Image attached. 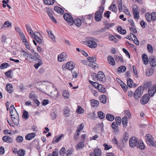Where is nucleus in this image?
I'll return each mask as SVG.
<instances>
[{
	"mask_svg": "<svg viewBox=\"0 0 156 156\" xmlns=\"http://www.w3.org/2000/svg\"><path fill=\"white\" fill-rule=\"evenodd\" d=\"M151 82L150 81H145L143 83V87L142 86H140L138 87L135 91L134 94L133 96L136 100L140 98L142 95L144 89L147 88L151 85Z\"/></svg>",
	"mask_w": 156,
	"mask_h": 156,
	"instance_id": "1",
	"label": "nucleus"
},
{
	"mask_svg": "<svg viewBox=\"0 0 156 156\" xmlns=\"http://www.w3.org/2000/svg\"><path fill=\"white\" fill-rule=\"evenodd\" d=\"M23 55L27 58L28 59H29L30 61L31 59H34L35 60H38V63L35 64L34 65L35 68L36 69H37L40 66L43 64L42 61L41 59H40V57H35L34 55L31 54L30 53L26 52H25L23 54Z\"/></svg>",
	"mask_w": 156,
	"mask_h": 156,
	"instance_id": "2",
	"label": "nucleus"
},
{
	"mask_svg": "<svg viewBox=\"0 0 156 156\" xmlns=\"http://www.w3.org/2000/svg\"><path fill=\"white\" fill-rule=\"evenodd\" d=\"M104 10V7L102 6H100L99 10L95 14L94 19L96 21L98 22L101 20Z\"/></svg>",
	"mask_w": 156,
	"mask_h": 156,
	"instance_id": "3",
	"label": "nucleus"
},
{
	"mask_svg": "<svg viewBox=\"0 0 156 156\" xmlns=\"http://www.w3.org/2000/svg\"><path fill=\"white\" fill-rule=\"evenodd\" d=\"M63 17L65 20L67 22L69 25H72L73 24V19L69 14L68 13H65L63 15Z\"/></svg>",
	"mask_w": 156,
	"mask_h": 156,
	"instance_id": "4",
	"label": "nucleus"
},
{
	"mask_svg": "<svg viewBox=\"0 0 156 156\" xmlns=\"http://www.w3.org/2000/svg\"><path fill=\"white\" fill-rule=\"evenodd\" d=\"M74 67L73 62L70 61L68 62L65 65H62V68L64 70H66L67 69L71 70L73 69Z\"/></svg>",
	"mask_w": 156,
	"mask_h": 156,
	"instance_id": "5",
	"label": "nucleus"
},
{
	"mask_svg": "<svg viewBox=\"0 0 156 156\" xmlns=\"http://www.w3.org/2000/svg\"><path fill=\"white\" fill-rule=\"evenodd\" d=\"M132 9L133 13L134 18L138 19L139 17V11L137 5H134L132 6Z\"/></svg>",
	"mask_w": 156,
	"mask_h": 156,
	"instance_id": "6",
	"label": "nucleus"
},
{
	"mask_svg": "<svg viewBox=\"0 0 156 156\" xmlns=\"http://www.w3.org/2000/svg\"><path fill=\"white\" fill-rule=\"evenodd\" d=\"M94 38H91V40H89L86 41L87 46L90 48H94L97 46V43L94 41Z\"/></svg>",
	"mask_w": 156,
	"mask_h": 156,
	"instance_id": "7",
	"label": "nucleus"
},
{
	"mask_svg": "<svg viewBox=\"0 0 156 156\" xmlns=\"http://www.w3.org/2000/svg\"><path fill=\"white\" fill-rule=\"evenodd\" d=\"M97 77L100 81L102 82H105V81L106 78L104 73L101 71H99L98 72L97 76Z\"/></svg>",
	"mask_w": 156,
	"mask_h": 156,
	"instance_id": "8",
	"label": "nucleus"
},
{
	"mask_svg": "<svg viewBox=\"0 0 156 156\" xmlns=\"http://www.w3.org/2000/svg\"><path fill=\"white\" fill-rule=\"evenodd\" d=\"M150 98L148 96L147 94H145L140 99V103L143 105L146 104L149 100Z\"/></svg>",
	"mask_w": 156,
	"mask_h": 156,
	"instance_id": "9",
	"label": "nucleus"
},
{
	"mask_svg": "<svg viewBox=\"0 0 156 156\" xmlns=\"http://www.w3.org/2000/svg\"><path fill=\"white\" fill-rule=\"evenodd\" d=\"M20 37L21 38V39L22 41L25 45L27 49H29L30 47L28 44V42H27V38L24 34H21V35L20 36Z\"/></svg>",
	"mask_w": 156,
	"mask_h": 156,
	"instance_id": "10",
	"label": "nucleus"
},
{
	"mask_svg": "<svg viewBox=\"0 0 156 156\" xmlns=\"http://www.w3.org/2000/svg\"><path fill=\"white\" fill-rule=\"evenodd\" d=\"M149 62L151 66L154 67L156 66V59H155L154 56H151L149 57Z\"/></svg>",
	"mask_w": 156,
	"mask_h": 156,
	"instance_id": "11",
	"label": "nucleus"
},
{
	"mask_svg": "<svg viewBox=\"0 0 156 156\" xmlns=\"http://www.w3.org/2000/svg\"><path fill=\"white\" fill-rule=\"evenodd\" d=\"M118 125L116 122H113L111 125V127L114 130L113 132L114 133H118L119 132V130L118 128Z\"/></svg>",
	"mask_w": 156,
	"mask_h": 156,
	"instance_id": "12",
	"label": "nucleus"
},
{
	"mask_svg": "<svg viewBox=\"0 0 156 156\" xmlns=\"http://www.w3.org/2000/svg\"><path fill=\"white\" fill-rule=\"evenodd\" d=\"M2 140L4 142L7 143H11L12 142V139L10 136H4L2 138Z\"/></svg>",
	"mask_w": 156,
	"mask_h": 156,
	"instance_id": "13",
	"label": "nucleus"
},
{
	"mask_svg": "<svg viewBox=\"0 0 156 156\" xmlns=\"http://www.w3.org/2000/svg\"><path fill=\"white\" fill-rule=\"evenodd\" d=\"M35 133H32L27 134L25 136V139L27 140H30L34 138L36 136Z\"/></svg>",
	"mask_w": 156,
	"mask_h": 156,
	"instance_id": "14",
	"label": "nucleus"
},
{
	"mask_svg": "<svg viewBox=\"0 0 156 156\" xmlns=\"http://www.w3.org/2000/svg\"><path fill=\"white\" fill-rule=\"evenodd\" d=\"M156 92L155 89H154L151 86H150L148 90V95L150 97H152Z\"/></svg>",
	"mask_w": 156,
	"mask_h": 156,
	"instance_id": "15",
	"label": "nucleus"
},
{
	"mask_svg": "<svg viewBox=\"0 0 156 156\" xmlns=\"http://www.w3.org/2000/svg\"><path fill=\"white\" fill-rule=\"evenodd\" d=\"M63 136V134H61L60 135H58V136H55L53 139L52 143L55 144L59 142L60 140L62 138Z\"/></svg>",
	"mask_w": 156,
	"mask_h": 156,
	"instance_id": "16",
	"label": "nucleus"
},
{
	"mask_svg": "<svg viewBox=\"0 0 156 156\" xmlns=\"http://www.w3.org/2000/svg\"><path fill=\"white\" fill-rule=\"evenodd\" d=\"M143 61L144 64L147 65L149 61L148 60V57L145 54H143L142 56Z\"/></svg>",
	"mask_w": 156,
	"mask_h": 156,
	"instance_id": "17",
	"label": "nucleus"
},
{
	"mask_svg": "<svg viewBox=\"0 0 156 156\" xmlns=\"http://www.w3.org/2000/svg\"><path fill=\"white\" fill-rule=\"evenodd\" d=\"M108 61L109 64L112 66H114L115 64V62L113 58L111 56H110L108 57Z\"/></svg>",
	"mask_w": 156,
	"mask_h": 156,
	"instance_id": "18",
	"label": "nucleus"
},
{
	"mask_svg": "<svg viewBox=\"0 0 156 156\" xmlns=\"http://www.w3.org/2000/svg\"><path fill=\"white\" fill-rule=\"evenodd\" d=\"M6 88L7 91L9 93H11L13 92L12 85L10 84H7L6 87Z\"/></svg>",
	"mask_w": 156,
	"mask_h": 156,
	"instance_id": "19",
	"label": "nucleus"
},
{
	"mask_svg": "<svg viewBox=\"0 0 156 156\" xmlns=\"http://www.w3.org/2000/svg\"><path fill=\"white\" fill-rule=\"evenodd\" d=\"M90 102L91 106L93 107L98 106L99 104L98 101L94 99H91L90 100Z\"/></svg>",
	"mask_w": 156,
	"mask_h": 156,
	"instance_id": "20",
	"label": "nucleus"
},
{
	"mask_svg": "<svg viewBox=\"0 0 156 156\" xmlns=\"http://www.w3.org/2000/svg\"><path fill=\"white\" fill-rule=\"evenodd\" d=\"M100 101V102L105 104L107 101V98L106 96L104 95H101L99 97Z\"/></svg>",
	"mask_w": 156,
	"mask_h": 156,
	"instance_id": "21",
	"label": "nucleus"
},
{
	"mask_svg": "<svg viewBox=\"0 0 156 156\" xmlns=\"http://www.w3.org/2000/svg\"><path fill=\"white\" fill-rule=\"evenodd\" d=\"M51 12L52 11H50V10L47 11V14L49 17L51 19L53 22L55 23H57V21L52 15Z\"/></svg>",
	"mask_w": 156,
	"mask_h": 156,
	"instance_id": "22",
	"label": "nucleus"
},
{
	"mask_svg": "<svg viewBox=\"0 0 156 156\" xmlns=\"http://www.w3.org/2000/svg\"><path fill=\"white\" fill-rule=\"evenodd\" d=\"M74 23L76 26L79 27L81 25V21L80 19L76 18L75 19V20L74 21Z\"/></svg>",
	"mask_w": 156,
	"mask_h": 156,
	"instance_id": "23",
	"label": "nucleus"
},
{
	"mask_svg": "<svg viewBox=\"0 0 156 156\" xmlns=\"http://www.w3.org/2000/svg\"><path fill=\"white\" fill-rule=\"evenodd\" d=\"M47 32L50 38H51L53 41H55V37L54 35L53 34L51 31V30H47Z\"/></svg>",
	"mask_w": 156,
	"mask_h": 156,
	"instance_id": "24",
	"label": "nucleus"
},
{
	"mask_svg": "<svg viewBox=\"0 0 156 156\" xmlns=\"http://www.w3.org/2000/svg\"><path fill=\"white\" fill-rule=\"evenodd\" d=\"M95 156H101V151L98 148H95L94 150Z\"/></svg>",
	"mask_w": 156,
	"mask_h": 156,
	"instance_id": "25",
	"label": "nucleus"
},
{
	"mask_svg": "<svg viewBox=\"0 0 156 156\" xmlns=\"http://www.w3.org/2000/svg\"><path fill=\"white\" fill-rule=\"evenodd\" d=\"M97 87L99 91L103 93L105 92V89L103 87L102 85L99 84Z\"/></svg>",
	"mask_w": 156,
	"mask_h": 156,
	"instance_id": "26",
	"label": "nucleus"
},
{
	"mask_svg": "<svg viewBox=\"0 0 156 156\" xmlns=\"http://www.w3.org/2000/svg\"><path fill=\"white\" fill-rule=\"evenodd\" d=\"M106 118L108 120L110 121H112L114 120L115 117L112 115L108 114L106 115Z\"/></svg>",
	"mask_w": 156,
	"mask_h": 156,
	"instance_id": "27",
	"label": "nucleus"
},
{
	"mask_svg": "<svg viewBox=\"0 0 156 156\" xmlns=\"http://www.w3.org/2000/svg\"><path fill=\"white\" fill-rule=\"evenodd\" d=\"M69 109L67 107H65L64 108L63 114L66 117H68L70 112Z\"/></svg>",
	"mask_w": 156,
	"mask_h": 156,
	"instance_id": "28",
	"label": "nucleus"
},
{
	"mask_svg": "<svg viewBox=\"0 0 156 156\" xmlns=\"http://www.w3.org/2000/svg\"><path fill=\"white\" fill-rule=\"evenodd\" d=\"M127 118L126 117H123L122 118V122L124 127H126L127 124Z\"/></svg>",
	"mask_w": 156,
	"mask_h": 156,
	"instance_id": "29",
	"label": "nucleus"
},
{
	"mask_svg": "<svg viewBox=\"0 0 156 156\" xmlns=\"http://www.w3.org/2000/svg\"><path fill=\"white\" fill-rule=\"evenodd\" d=\"M11 25V23L9 22V21H5L2 26L1 28H4L9 27H10Z\"/></svg>",
	"mask_w": 156,
	"mask_h": 156,
	"instance_id": "30",
	"label": "nucleus"
},
{
	"mask_svg": "<svg viewBox=\"0 0 156 156\" xmlns=\"http://www.w3.org/2000/svg\"><path fill=\"white\" fill-rule=\"evenodd\" d=\"M136 146L137 147L141 149H144L145 147V146L143 142H137L136 143Z\"/></svg>",
	"mask_w": 156,
	"mask_h": 156,
	"instance_id": "31",
	"label": "nucleus"
},
{
	"mask_svg": "<svg viewBox=\"0 0 156 156\" xmlns=\"http://www.w3.org/2000/svg\"><path fill=\"white\" fill-rule=\"evenodd\" d=\"M126 70V67L124 66L119 67L118 69V71L119 73L124 72Z\"/></svg>",
	"mask_w": 156,
	"mask_h": 156,
	"instance_id": "32",
	"label": "nucleus"
},
{
	"mask_svg": "<svg viewBox=\"0 0 156 156\" xmlns=\"http://www.w3.org/2000/svg\"><path fill=\"white\" fill-rule=\"evenodd\" d=\"M134 138V137H132L129 139V145L130 147H133L136 145L137 143H133V142L131 141V140Z\"/></svg>",
	"mask_w": 156,
	"mask_h": 156,
	"instance_id": "33",
	"label": "nucleus"
},
{
	"mask_svg": "<svg viewBox=\"0 0 156 156\" xmlns=\"http://www.w3.org/2000/svg\"><path fill=\"white\" fill-rule=\"evenodd\" d=\"M36 34H33L31 36L34 38H41V36L40 33L38 32H35Z\"/></svg>",
	"mask_w": 156,
	"mask_h": 156,
	"instance_id": "34",
	"label": "nucleus"
},
{
	"mask_svg": "<svg viewBox=\"0 0 156 156\" xmlns=\"http://www.w3.org/2000/svg\"><path fill=\"white\" fill-rule=\"evenodd\" d=\"M115 25V24L114 23H107L105 24L106 27L105 28H102L101 29L102 30H105V29L108 30L109 27H113Z\"/></svg>",
	"mask_w": 156,
	"mask_h": 156,
	"instance_id": "35",
	"label": "nucleus"
},
{
	"mask_svg": "<svg viewBox=\"0 0 156 156\" xmlns=\"http://www.w3.org/2000/svg\"><path fill=\"white\" fill-rule=\"evenodd\" d=\"M109 9L115 12L117 11V7L115 4H113L112 5H110L109 8Z\"/></svg>",
	"mask_w": 156,
	"mask_h": 156,
	"instance_id": "36",
	"label": "nucleus"
},
{
	"mask_svg": "<svg viewBox=\"0 0 156 156\" xmlns=\"http://www.w3.org/2000/svg\"><path fill=\"white\" fill-rule=\"evenodd\" d=\"M25 27L27 32L29 33L30 35L31 36L32 34L33 33V32L32 31L30 27L28 24H26L25 25Z\"/></svg>",
	"mask_w": 156,
	"mask_h": 156,
	"instance_id": "37",
	"label": "nucleus"
},
{
	"mask_svg": "<svg viewBox=\"0 0 156 156\" xmlns=\"http://www.w3.org/2000/svg\"><path fill=\"white\" fill-rule=\"evenodd\" d=\"M44 2L46 4L48 5H53L54 2V0H43Z\"/></svg>",
	"mask_w": 156,
	"mask_h": 156,
	"instance_id": "38",
	"label": "nucleus"
},
{
	"mask_svg": "<svg viewBox=\"0 0 156 156\" xmlns=\"http://www.w3.org/2000/svg\"><path fill=\"white\" fill-rule=\"evenodd\" d=\"M98 116L100 119H103L105 117V114L101 111L98 112Z\"/></svg>",
	"mask_w": 156,
	"mask_h": 156,
	"instance_id": "39",
	"label": "nucleus"
},
{
	"mask_svg": "<svg viewBox=\"0 0 156 156\" xmlns=\"http://www.w3.org/2000/svg\"><path fill=\"white\" fill-rule=\"evenodd\" d=\"M26 154L25 151L23 149H21L18 151V155L19 156H23Z\"/></svg>",
	"mask_w": 156,
	"mask_h": 156,
	"instance_id": "40",
	"label": "nucleus"
},
{
	"mask_svg": "<svg viewBox=\"0 0 156 156\" xmlns=\"http://www.w3.org/2000/svg\"><path fill=\"white\" fill-rule=\"evenodd\" d=\"M127 84L128 87H132V84L133 83V81L130 78H129L127 79Z\"/></svg>",
	"mask_w": 156,
	"mask_h": 156,
	"instance_id": "41",
	"label": "nucleus"
},
{
	"mask_svg": "<svg viewBox=\"0 0 156 156\" xmlns=\"http://www.w3.org/2000/svg\"><path fill=\"white\" fill-rule=\"evenodd\" d=\"M67 58V56H64L63 57L61 56L60 54L58 56V60L59 62H62L66 60Z\"/></svg>",
	"mask_w": 156,
	"mask_h": 156,
	"instance_id": "42",
	"label": "nucleus"
},
{
	"mask_svg": "<svg viewBox=\"0 0 156 156\" xmlns=\"http://www.w3.org/2000/svg\"><path fill=\"white\" fill-rule=\"evenodd\" d=\"M115 120L116 122H116L118 125H120L121 124L122 120L121 117L119 116L116 117L115 118Z\"/></svg>",
	"mask_w": 156,
	"mask_h": 156,
	"instance_id": "43",
	"label": "nucleus"
},
{
	"mask_svg": "<svg viewBox=\"0 0 156 156\" xmlns=\"http://www.w3.org/2000/svg\"><path fill=\"white\" fill-rule=\"evenodd\" d=\"M87 59L90 62V63H94L96 62V58L95 57H89L87 58Z\"/></svg>",
	"mask_w": 156,
	"mask_h": 156,
	"instance_id": "44",
	"label": "nucleus"
},
{
	"mask_svg": "<svg viewBox=\"0 0 156 156\" xmlns=\"http://www.w3.org/2000/svg\"><path fill=\"white\" fill-rule=\"evenodd\" d=\"M145 138L150 143L153 140V137L150 134H147L145 136Z\"/></svg>",
	"mask_w": 156,
	"mask_h": 156,
	"instance_id": "45",
	"label": "nucleus"
},
{
	"mask_svg": "<svg viewBox=\"0 0 156 156\" xmlns=\"http://www.w3.org/2000/svg\"><path fill=\"white\" fill-rule=\"evenodd\" d=\"M12 111L10 112V116L11 117L12 119H19L18 113L16 114H12Z\"/></svg>",
	"mask_w": 156,
	"mask_h": 156,
	"instance_id": "46",
	"label": "nucleus"
},
{
	"mask_svg": "<svg viewBox=\"0 0 156 156\" xmlns=\"http://www.w3.org/2000/svg\"><path fill=\"white\" fill-rule=\"evenodd\" d=\"M145 17L147 20L148 22H150L151 20V14L149 12H147L145 14Z\"/></svg>",
	"mask_w": 156,
	"mask_h": 156,
	"instance_id": "47",
	"label": "nucleus"
},
{
	"mask_svg": "<svg viewBox=\"0 0 156 156\" xmlns=\"http://www.w3.org/2000/svg\"><path fill=\"white\" fill-rule=\"evenodd\" d=\"M29 117V114L27 112L24 110L23 112V118L25 119H27Z\"/></svg>",
	"mask_w": 156,
	"mask_h": 156,
	"instance_id": "48",
	"label": "nucleus"
},
{
	"mask_svg": "<svg viewBox=\"0 0 156 156\" xmlns=\"http://www.w3.org/2000/svg\"><path fill=\"white\" fill-rule=\"evenodd\" d=\"M11 110L10 111V112H11V111H12V114H16V113H17L16 112V110L15 109L13 105H12L10 106V109Z\"/></svg>",
	"mask_w": 156,
	"mask_h": 156,
	"instance_id": "49",
	"label": "nucleus"
},
{
	"mask_svg": "<svg viewBox=\"0 0 156 156\" xmlns=\"http://www.w3.org/2000/svg\"><path fill=\"white\" fill-rule=\"evenodd\" d=\"M66 150L64 147H62L60 149L59 152V154L61 156H63L65 153Z\"/></svg>",
	"mask_w": 156,
	"mask_h": 156,
	"instance_id": "50",
	"label": "nucleus"
},
{
	"mask_svg": "<svg viewBox=\"0 0 156 156\" xmlns=\"http://www.w3.org/2000/svg\"><path fill=\"white\" fill-rule=\"evenodd\" d=\"M89 117L91 119H94L97 118V115H96L94 112L93 113H90L89 114Z\"/></svg>",
	"mask_w": 156,
	"mask_h": 156,
	"instance_id": "51",
	"label": "nucleus"
},
{
	"mask_svg": "<svg viewBox=\"0 0 156 156\" xmlns=\"http://www.w3.org/2000/svg\"><path fill=\"white\" fill-rule=\"evenodd\" d=\"M16 141L19 143H21L23 141V138L22 136H18L16 139Z\"/></svg>",
	"mask_w": 156,
	"mask_h": 156,
	"instance_id": "52",
	"label": "nucleus"
},
{
	"mask_svg": "<svg viewBox=\"0 0 156 156\" xmlns=\"http://www.w3.org/2000/svg\"><path fill=\"white\" fill-rule=\"evenodd\" d=\"M109 38L111 41H113L115 43L116 42V38L114 36L112 35H110L109 36Z\"/></svg>",
	"mask_w": 156,
	"mask_h": 156,
	"instance_id": "53",
	"label": "nucleus"
},
{
	"mask_svg": "<svg viewBox=\"0 0 156 156\" xmlns=\"http://www.w3.org/2000/svg\"><path fill=\"white\" fill-rule=\"evenodd\" d=\"M9 66L8 63H2L0 66V68L1 69H3L4 68H7Z\"/></svg>",
	"mask_w": 156,
	"mask_h": 156,
	"instance_id": "54",
	"label": "nucleus"
},
{
	"mask_svg": "<svg viewBox=\"0 0 156 156\" xmlns=\"http://www.w3.org/2000/svg\"><path fill=\"white\" fill-rule=\"evenodd\" d=\"M84 144L82 142H80L76 146V148L79 149H81L83 147Z\"/></svg>",
	"mask_w": 156,
	"mask_h": 156,
	"instance_id": "55",
	"label": "nucleus"
},
{
	"mask_svg": "<svg viewBox=\"0 0 156 156\" xmlns=\"http://www.w3.org/2000/svg\"><path fill=\"white\" fill-rule=\"evenodd\" d=\"M76 112L80 114L83 113L84 110L80 106H79L78 107V108Z\"/></svg>",
	"mask_w": 156,
	"mask_h": 156,
	"instance_id": "56",
	"label": "nucleus"
},
{
	"mask_svg": "<svg viewBox=\"0 0 156 156\" xmlns=\"http://www.w3.org/2000/svg\"><path fill=\"white\" fill-rule=\"evenodd\" d=\"M84 126L83 124H81L79 126V127L78 128V129L77 130L76 132L77 133V135H79V133H80V131L82 130Z\"/></svg>",
	"mask_w": 156,
	"mask_h": 156,
	"instance_id": "57",
	"label": "nucleus"
},
{
	"mask_svg": "<svg viewBox=\"0 0 156 156\" xmlns=\"http://www.w3.org/2000/svg\"><path fill=\"white\" fill-rule=\"evenodd\" d=\"M15 29L16 31L18 32L19 33L20 36L21 35V34H23L21 30L18 27H15Z\"/></svg>",
	"mask_w": 156,
	"mask_h": 156,
	"instance_id": "58",
	"label": "nucleus"
},
{
	"mask_svg": "<svg viewBox=\"0 0 156 156\" xmlns=\"http://www.w3.org/2000/svg\"><path fill=\"white\" fill-rule=\"evenodd\" d=\"M128 133H125V135H124L123 140L122 141V143H124V141L126 142L128 140L129 137L128 136Z\"/></svg>",
	"mask_w": 156,
	"mask_h": 156,
	"instance_id": "59",
	"label": "nucleus"
},
{
	"mask_svg": "<svg viewBox=\"0 0 156 156\" xmlns=\"http://www.w3.org/2000/svg\"><path fill=\"white\" fill-rule=\"evenodd\" d=\"M151 16L152 19V20L153 21H155L156 19V13L155 12H152L151 14Z\"/></svg>",
	"mask_w": 156,
	"mask_h": 156,
	"instance_id": "60",
	"label": "nucleus"
},
{
	"mask_svg": "<svg viewBox=\"0 0 156 156\" xmlns=\"http://www.w3.org/2000/svg\"><path fill=\"white\" fill-rule=\"evenodd\" d=\"M121 86L124 91L126 92L127 91L128 87L125 84L123 83V84H121Z\"/></svg>",
	"mask_w": 156,
	"mask_h": 156,
	"instance_id": "61",
	"label": "nucleus"
},
{
	"mask_svg": "<svg viewBox=\"0 0 156 156\" xmlns=\"http://www.w3.org/2000/svg\"><path fill=\"white\" fill-rule=\"evenodd\" d=\"M12 72V70H9V71L6 72L5 73V75L7 76L8 77L11 78L12 77H11V74Z\"/></svg>",
	"mask_w": 156,
	"mask_h": 156,
	"instance_id": "62",
	"label": "nucleus"
},
{
	"mask_svg": "<svg viewBox=\"0 0 156 156\" xmlns=\"http://www.w3.org/2000/svg\"><path fill=\"white\" fill-rule=\"evenodd\" d=\"M89 82L93 86L95 87L96 88L98 87V86L99 84L98 83L94 82L90 80H89Z\"/></svg>",
	"mask_w": 156,
	"mask_h": 156,
	"instance_id": "63",
	"label": "nucleus"
},
{
	"mask_svg": "<svg viewBox=\"0 0 156 156\" xmlns=\"http://www.w3.org/2000/svg\"><path fill=\"white\" fill-rule=\"evenodd\" d=\"M69 94L68 92L66 90H64L63 91V97L66 98H69Z\"/></svg>",
	"mask_w": 156,
	"mask_h": 156,
	"instance_id": "64",
	"label": "nucleus"
}]
</instances>
